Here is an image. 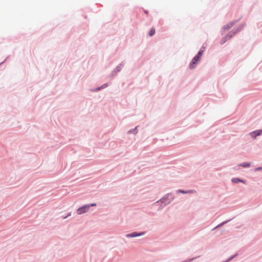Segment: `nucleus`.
Here are the masks:
<instances>
[{
	"label": "nucleus",
	"instance_id": "10",
	"mask_svg": "<svg viewBox=\"0 0 262 262\" xmlns=\"http://www.w3.org/2000/svg\"><path fill=\"white\" fill-rule=\"evenodd\" d=\"M89 205L90 206V207H93V206H95L96 205V204L95 203H93V204H91V205Z\"/></svg>",
	"mask_w": 262,
	"mask_h": 262
},
{
	"label": "nucleus",
	"instance_id": "5",
	"mask_svg": "<svg viewBox=\"0 0 262 262\" xmlns=\"http://www.w3.org/2000/svg\"><path fill=\"white\" fill-rule=\"evenodd\" d=\"M204 50H205V47H202L196 56H197L199 58H201Z\"/></svg>",
	"mask_w": 262,
	"mask_h": 262
},
{
	"label": "nucleus",
	"instance_id": "11",
	"mask_svg": "<svg viewBox=\"0 0 262 262\" xmlns=\"http://www.w3.org/2000/svg\"><path fill=\"white\" fill-rule=\"evenodd\" d=\"M262 168H258L256 169V170L261 169Z\"/></svg>",
	"mask_w": 262,
	"mask_h": 262
},
{
	"label": "nucleus",
	"instance_id": "6",
	"mask_svg": "<svg viewBox=\"0 0 262 262\" xmlns=\"http://www.w3.org/2000/svg\"><path fill=\"white\" fill-rule=\"evenodd\" d=\"M232 182L234 183H237L238 182H243L244 183H245L244 181L240 180L238 178H233L232 179Z\"/></svg>",
	"mask_w": 262,
	"mask_h": 262
},
{
	"label": "nucleus",
	"instance_id": "2",
	"mask_svg": "<svg viewBox=\"0 0 262 262\" xmlns=\"http://www.w3.org/2000/svg\"><path fill=\"white\" fill-rule=\"evenodd\" d=\"M200 60V58L195 56L192 60L191 62L189 64V68L192 69L195 68L196 63Z\"/></svg>",
	"mask_w": 262,
	"mask_h": 262
},
{
	"label": "nucleus",
	"instance_id": "7",
	"mask_svg": "<svg viewBox=\"0 0 262 262\" xmlns=\"http://www.w3.org/2000/svg\"><path fill=\"white\" fill-rule=\"evenodd\" d=\"M155 33V28H152L149 32V36H152Z\"/></svg>",
	"mask_w": 262,
	"mask_h": 262
},
{
	"label": "nucleus",
	"instance_id": "4",
	"mask_svg": "<svg viewBox=\"0 0 262 262\" xmlns=\"http://www.w3.org/2000/svg\"><path fill=\"white\" fill-rule=\"evenodd\" d=\"M143 234V233L138 234L136 232H134V233H130V234H128L126 236L127 237H136V236H140V235H141Z\"/></svg>",
	"mask_w": 262,
	"mask_h": 262
},
{
	"label": "nucleus",
	"instance_id": "3",
	"mask_svg": "<svg viewBox=\"0 0 262 262\" xmlns=\"http://www.w3.org/2000/svg\"><path fill=\"white\" fill-rule=\"evenodd\" d=\"M261 134H262V129L255 130L250 133L251 136L254 139H255L257 136Z\"/></svg>",
	"mask_w": 262,
	"mask_h": 262
},
{
	"label": "nucleus",
	"instance_id": "12",
	"mask_svg": "<svg viewBox=\"0 0 262 262\" xmlns=\"http://www.w3.org/2000/svg\"><path fill=\"white\" fill-rule=\"evenodd\" d=\"M144 13H145V14H148V12H147V11H144Z\"/></svg>",
	"mask_w": 262,
	"mask_h": 262
},
{
	"label": "nucleus",
	"instance_id": "8",
	"mask_svg": "<svg viewBox=\"0 0 262 262\" xmlns=\"http://www.w3.org/2000/svg\"><path fill=\"white\" fill-rule=\"evenodd\" d=\"M241 166L244 167H249L250 166V163H244L240 165Z\"/></svg>",
	"mask_w": 262,
	"mask_h": 262
},
{
	"label": "nucleus",
	"instance_id": "1",
	"mask_svg": "<svg viewBox=\"0 0 262 262\" xmlns=\"http://www.w3.org/2000/svg\"><path fill=\"white\" fill-rule=\"evenodd\" d=\"M90 208V206H89V205L83 206L79 208L77 210V213L78 214H81L82 213H84L87 212L89 210Z\"/></svg>",
	"mask_w": 262,
	"mask_h": 262
},
{
	"label": "nucleus",
	"instance_id": "9",
	"mask_svg": "<svg viewBox=\"0 0 262 262\" xmlns=\"http://www.w3.org/2000/svg\"><path fill=\"white\" fill-rule=\"evenodd\" d=\"M178 192H181V193H193L194 192L193 190H189L188 191H184L183 190H178Z\"/></svg>",
	"mask_w": 262,
	"mask_h": 262
}]
</instances>
